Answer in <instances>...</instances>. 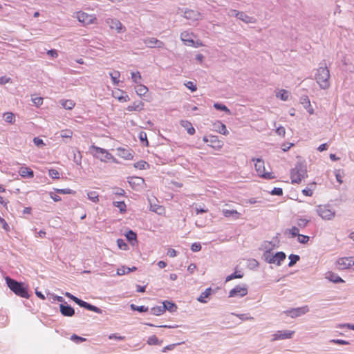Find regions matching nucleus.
Wrapping results in <instances>:
<instances>
[{
    "instance_id": "nucleus-1",
    "label": "nucleus",
    "mask_w": 354,
    "mask_h": 354,
    "mask_svg": "<svg viewBox=\"0 0 354 354\" xmlns=\"http://www.w3.org/2000/svg\"><path fill=\"white\" fill-rule=\"evenodd\" d=\"M330 72L326 66L319 67L315 75V80L319 86L323 89H326L330 86Z\"/></svg>"
},
{
    "instance_id": "nucleus-2",
    "label": "nucleus",
    "mask_w": 354,
    "mask_h": 354,
    "mask_svg": "<svg viewBox=\"0 0 354 354\" xmlns=\"http://www.w3.org/2000/svg\"><path fill=\"white\" fill-rule=\"evenodd\" d=\"M90 149L94 151L93 152V157L99 159L101 162H106L111 160L113 162H118L117 160L106 149L95 145H91Z\"/></svg>"
},
{
    "instance_id": "nucleus-3",
    "label": "nucleus",
    "mask_w": 354,
    "mask_h": 354,
    "mask_svg": "<svg viewBox=\"0 0 354 354\" xmlns=\"http://www.w3.org/2000/svg\"><path fill=\"white\" fill-rule=\"evenodd\" d=\"M306 176V167L301 163L296 165L291 170L290 178L292 183H300Z\"/></svg>"
},
{
    "instance_id": "nucleus-4",
    "label": "nucleus",
    "mask_w": 354,
    "mask_h": 354,
    "mask_svg": "<svg viewBox=\"0 0 354 354\" xmlns=\"http://www.w3.org/2000/svg\"><path fill=\"white\" fill-rule=\"evenodd\" d=\"M254 162V168L257 175L265 179H273L274 175L271 172H266L264 161L261 158H252Z\"/></svg>"
},
{
    "instance_id": "nucleus-5",
    "label": "nucleus",
    "mask_w": 354,
    "mask_h": 354,
    "mask_svg": "<svg viewBox=\"0 0 354 354\" xmlns=\"http://www.w3.org/2000/svg\"><path fill=\"white\" fill-rule=\"evenodd\" d=\"M76 18L84 26L95 24L97 19L94 15H89L84 12H77Z\"/></svg>"
},
{
    "instance_id": "nucleus-6",
    "label": "nucleus",
    "mask_w": 354,
    "mask_h": 354,
    "mask_svg": "<svg viewBox=\"0 0 354 354\" xmlns=\"http://www.w3.org/2000/svg\"><path fill=\"white\" fill-rule=\"evenodd\" d=\"M317 214L323 218L330 220L335 217V212L327 205H319L317 208Z\"/></svg>"
},
{
    "instance_id": "nucleus-7",
    "label": "nucleus",
    "mask_w": 354,
    "mask_h": 354,
    "mask_svg": "<svg viewBox=\"0 0 354 354\" xmlns=\"http://www.w3.org/2000/svg\"><path fill=\"white\" fill-rule=\"evenodd\" d=\"M309 311L308 306H304L299 308H292L284 312V313L292 318H295L301 316Z\"/></svg>"
},
{
    "instance_id": "nucleus-8",
    "label": "nucleus",
    "mask_w": 354,
    "mask_h": 354,
    "mask_svg": "<svg viewBox=\"0 0 354 354\" xmlns=\"http://www.w3.org/2000/svg\"><path fill=\"white\" fill-rule=\"evenodd\" d=\"M66 295L68 297H71L75 303H77L80 306L84 307V308H86L87 310L93 311L97 313H101V310L99 308H97L95 306H93L91 304H89L87 302L82 301L73 295H71L69 293H66Z\"/></svg>"
},
{
    "instance_id": "nucleus-9",
    "label": "nucleus",
    "mask_w": 354,
    "mask_h": 354,
    "mask_svg": "<svg viewBox=\"0 0 354 354\" xmlns=\"http://www.w3.org/2000/svg\"><path fill=\"white\" fill-rule=\"evenodd\" d=\"M106 23L111 29H115L118 33L125 31V28L118 19L109 18L106 20Z\"/></svg>"
},
{
    "instance_id": "nucleus-10",
    "label": "nucleus",
    "mask_w": 354,
    "mask_h": 354,
    "mask_svg": "<svg viewBox=\"0 0 354 354\" xmlns=\"http://www.w3.org/2000/svg\"><path fill=\"white\" fill-rule=\"evenodd\" d=\"M184 17L188 20L194 21L202 19V15L197 10L187 9L184 12Z\"/></svg>"
},
{
    "instance_id": "nucleus-11",
    "label": "nucleus",
    "mask_w": 354,
    "mask_h": 354,
    "mask_svg": "<svg viewBox=\"0 0 354 354\" xmlns=\"http://www.w3.org/2000/svg\"><path fill=\"white\" fill-rule=\"evenodd\" d=\"M351 265H354V261L351 257L340 258L337 261V266L339 270L349 268Z\"/></svg>"
},
{
    "instance_id": "nucleus-12",
    "label": "nucleus",
    "mask_w": 354,
    "mask_h": 354,
    "mask_svg": "<svg viewBox=\"0 0 354 354\" xmlns=\"http://www.w3.org/2000/svg\"><path fill=\"white\" fill-rule=\"evenodd\" d=\"M294 333V330H279L273 335L272 340L290 339Z\"/></svg>"
},
{
    "instance_id": "nucleus-13",
    "label": "nucleus",
    "mask_w": 354,
    "mask_h": 354,
    "mask_svg": "<svg viewBox=\"0 0 354 354\" xmlns=\"http://www.w3.org/2000/svg\"><path fill=\"white\" fill-rule=\"evenodd\" d=\"M194 35L193 32H189L187 31H184L180 34L181 40L187 46H191L194 44Z\"/></svg>"
},
{
    "instance_id": "nucleus-14",
    "label": "nucleus",
    "mask_w": 354,
    "mask_h": 354,
    "mask_svg": "<svg viewBox=\"0 0 354 354\" xmlns=\"http://www.w3.org/2000/svg\"><path fill=\"white\" fill-rule=\"evenodd\" d=\"M144 43L149 48H154V47L162 48L165 45L162 41L157 39L156 38H153V37L147 38V39H145Z\"/></svg>"
},
{
    "instance_id": "nucleus-15",
    "label": "nucleus",
    "mask_w": 354,
    "mask_h": 354,
    "mask_svg": "<svg viewBox=\"0 0 354 354\" xmlns=\"http://www.w3.org/2000/svg\"><path fill=\"white\" fill-rule=\"evenodd\" d=\"M286 259V254L279 252L275 254V255L272 256L269 260L268 262L270 263H276L277 265H280L281 261H283Z\"/></svg>"
},
{
    "instance_id": "nucleus-16",
    "label": "nucleus",
    "mask_w": 354,
    "mask_h": 354,
    "mask_svg": "<svg viewBox=\"0 0 354 354\" xmlns=\"http://www.w3.org/2000/svg\"><path fill=\"white\" fill-rule=\"evenodd\" d=\"M59 308L61 313L64 316L71 317L75 314L74 309L70 306L60 304Z\"/></svg>"
},
{
    "instance_id": "nucleus-17",
    "label": "nucleus",
    "mask_w": 354,
    "mask_h": 354,
    "mask_svg": "<svg viewBox=\"0 0 354 354\" xmlns=\"http://www.w3.org/2000/svg\"><path fill=\"white\" fill-rule=\"evenodd\" d=\"M19 173L21 177L32 178L34 176L33 171L29 167H22L20 168Z\"/></svg>"
},
{
    "instance_id": "nucleus-18",
    "label": "nucleus",
    "mask_w": 354,
    "mask_h": 354,
    "mask_svg": "<svg viewBox=\"0 0 354 354\" xmlns=\"http://www.w3.org/2000/svg\"><path fill=\"white\" fill-rule=\"evenodd\" d=\"M214 127L216 131L221 134L227 135L229 133L226 126L220 121H217L216 122L214 123Z\"/></svg>"
},
{
    "instance_id": "nucleus-19",
    "label": "nucleus",
    "mask_w": 354,
    "mask_h": 354,
    "mask_svg": "<svg viewBox=\"0 0 354 354\" xmlns=\"http://www.w3.org/2000/svg\"><path fill=\"white\" fill-rule=\"evenodd\" d=\"M118 151H119L118 155L126 160H131L133 158V154L130 151V150L119 147L118 149Z\"/></svg>"
},
{
    "instance_id": "nucleus-20",
    "label": "nucleus",
    "mask_w": 354,
    "mask_h": 354,
    "mask_svg": "<svg viewBox=\"0 0 354 354\" xmlns=\"http://www.w3.org/2000/svg\"><path fill=\"white\" fill-rule=\"evenodd\" d=\"M6 281L8 288H24L25 285L24 283L17 282L9 277H6Z\"/></svg>"
},
{
    "instance_id": "nucleus-21",
    "label": "nucleus",
    "mask_w": 354,
    "mask_h": 354,
    "mask_svg": "<svg viewBox=\"0 0 354 354\" xmlns=\"http://www.w3.org/2000/svg\"><path fill=\"white\" fill-rule=\"evenodd\" d=\"M180 124L184 127L189 135H194L195 133V129L192 127L191 122L187 120H181Z\"/></svg>"
},
{
    "instance_id": "nucleus-22",
    "label": "nucleus",
    "mask_w": 354,
    "mask_h": 354,
    "mask_svg": "<svg viewBox=\"0 0 354 354\" xmlns=\"http://www.w3.org/2000/svg\"><path fill=\"white\" fill-rule=\"evenodd\" d=\"M326 278L328 279L329 281L334 282V283H339V282H343L344 281L342 279L341 277H339L336 274L332 272H328L326 273Z\"/></svg>"
},
{
    "instance_id": "nucleus-23",
    "label": "nucleus",
    "mask_w": 354,
    "mask_h": 354,
    "mask_svg": "<svg viewBox=\"0 0 354 354\" xmlns=\"http://www.w3.org/2000/svg\"><path fill=\"white\" fill-rule=\"evenodd\" d=\"M11 290L17 296L24 298H29L30 293L28 289H11Z\"/></svg>"
},
{
    "instance_id": "nucleus-24",
    "label": "nucleus",
    "mask_w": 354,
    "mask_h": 354,
    "mask_svg": "<svg viewBox=\"0 0 354 354\" xmlns=\"http://www.w3.org/2000/svg\"><path fill=\"white\" fill-rule=\"evenodd\" d=\"M129 184L132 186H140L144 183V179L140 177H131L129 180Z\"/></svg>"
},
{
    "instance_id": "nucleus-25",
    "label": "nucleus",
    "mask_w": 354,
    "mask_h": 354,
    "mask_svg": "<svg viewBox=\"0 0 354 354\" xmlns=\"http://www.w3.org/2000/svg\"><path fill=\"white\" fill-rule=\"evenodd\" d=\"M162 306H164L165 311L167 310L169 312H174L177 309L176 305L174 303L169 301H165L162 302Z\"/></svg>"
},
{
    "instance_id": "nucleus-26",
    "label": "nucleus",
    "mask_w": 354,
    "mask_h": 354,
    "mask_svg": "<svg viewBox=\"0 0 354 354\" xmlns=\"http://www.w3.org/2000/svg\"><path fill=\"white\" fill-rule=\"evenodd\" d=\"M150 312L153 315H162V314L165 313L164 306H162V305L154 306L151 308Z\"/></svg>"
},
{
    "instance_id": "nucleus-27",
    "label": "nucleus",
    "mask_w": 354,
    "mask_h": 354,
    "mask_svg": "<svg viewBox=\"0 0 354 354\" xmlns=\"http://www.w3.org/2000/svg\"><path fill=\"white\" fill-rule=\"evenodd\" d=\"M144 104L142 102H140L138 103L134 102L131 105H129L127 107V111H140L143 109Z\"/></svg>"
},
{
    "instance_id": "nucleus-28",
    "label": "nucleus",
    "mask_w": 354,
    "mask_h": 354,
    "mask_svg": "<svg viewBox=\"0 0 354 354\" xmlns=\"http://www.w3.org/2000/svg\"><path fill=\"white\" fill-rule=\"evenodd\" d=\"M247 294V289H232L229 293V297H234L239 295L243 297Z\"/></svg>"
},
{
    "instance_id": "nucleus-29",
    "label": "nucleus",
    "mask_w": 354,
    "mask_h": 354,
    "mask_svg": "<svg viewBox=\"0 0 354 354\" xmlns=\"http://www.w3.org/2000/svg\"><path fill=\"white\" fill-rule=\"evenodd\" d=\"M277 97L280 98L283 101H286L288 100L290 96V93L285 89H281L277 94Z\"/></svg>"
},
{
    "instance_id": "nucleus-30",
    "label": "nucleus",
    "mask_w": 354,
    "mask_h": 354,
    "mask_svg": "<svg viewBox=\"0 0 354 354\" xmlns=\"http://www.w3.org/2000/svg\"><path fill=\"white\" fill-rule=\"evenodd\" d=\"M136 93L140 96L145 95L148 92V88L142 84H139L136 88Z\"/></svg>"
},
{
    "instance_id": "nucleus-31",
    "label": "nucleus",
    "mask_w": 354,
    "mask_h": 354,
    "mask_svg": "<svg viewBox=\"0 0 354 354\" xmlns=\"http://www.w3.org/2000/svg\"><path fill=\"white\" fill-rule=\"evenodd\" d=\"M135 270H136V267H133L132 268H130L128 267L122 266L117 270V274L118 275H123V274L129 273L131 271Z\"/></svg>"
},
{
    "instance_id": "nucleus-32",
    "label": "nucleus",
    "mask_w": 354,
    "mask_h": 354,
    "mask_svg": "<svg viewBox=\"0 0 354 354\" xmlns=\"http://www.w3.org/2000/svg\"><path fill=\"white\" fill-rule=\"evenodd\" d=\"M62 105L64 109L71 110L74 108L75 103L71 100H66L62 102Z\"/></svg>"
},
{
    "instance_id": "nucleus-33",
    "label": "nucleus",
    "mask_w": 354,
    "mask_h": 354,
    "mask_svg": "<svg viewBox=\"0 0 354 354\" xmlns=\"http://www.w3.org/2000/svg\"><path fill=\"white\" fill-rule=\"evenodd\" d=\"M5 121L8 123L13 124L15 122V115L11 112H8L3 114Z\"/></svg>"
},
{
    "instance_id": "nucleus-34",
    "label": "nucleus",
    "mask_w": 354,
    "mask_h": 354,
    "mask_svg": "<svg viewBox=\"0 0 354 354\" xmlns=\"http://www.w3.org/2000/svg\"><path fill=\"white\" fill-rule=\"evenodd\" d=\"M150 209L158 214H162L165 212V208L159 205H151Z\"/></svg>"
},
{
    "instance_id": "nucleus-35",
    "label": "nucleus",
    "mask_w": 354,
    "mask_h": 354,
    "mask_svg": "<svg viewBox=\"0 0 354 354\" xmlns=\"http://www.w3.org/2000/svg\"><path fill=\"white\" fill-rule=\"evenodd\" d=\"M87 196L88 199L94 203H97L99 201V195L95 191L89 192L87 194Z\"/></svg>"
},
{
    "instance_id": "nucleus-36",
    "label": "nucleus",
    "mask_w": 354,
    "mask_h": 354,
    "mask_svg": "<svg viewBox=\"0 0 354 354\" xmlns=\"http://www.w3.org/2000/svg\"><path fill=\"white\" fill-rule=\"evenodd\" d=\"M212 289H205V290L201 294V295L198 298V300L200 302L205 303V299L207 298L211 294Z\"/></svg>"
},
{
    "instance_id": "nucleus-37",
    "label": "nucleus",
    "mask_w": 354,
    "mask_h": 354,
    "mask_svg": "<svg viewBox=\"0 0 354 354\" xmlns=\"http://www.w3.org/2000/svg\"><path fill=\"white\" fill-rule=\"evenodd\" d=\"M223 215L225 217H230L231 216L237 215L236 218H239V213L236 210H229V209H224L223 210Z\"/></svg>"
},
{
    "instance_id": "nucleus-38",
    "label": "nucleus",
    "mask_w": 354,
    "mask_h": 354,
    "mask_svg": "<svg viewBox=\"0 0 354 354\" xmlns=\"http://www.w3.org/2000/svg\"><path fill=\"white\" fill-rule=\"evenodd\" d=\"M113 205L119 208L120 212L124 213L126 212V204L124 201L114 202Z\"/></svg>"
},
{
    "instance_id": "nucleus-39",
    "label": "nucleus",
    "mask_w": 354,
    "mask_h": 354,
    "mask_svg": "<svg viewBox=\"0 0 354 354\" xmlns=\"http://www.w3.org/2000/svg\"><path fill=\"white\" fill-rule=\"evenodd\" d=\"M214 107L217 109V110H221V111H223L227 113H230V109L224 104H218V103H215L214 104Z\"/></svg>"
},
{
    "instance_id": "nucleus-40",
    "label": "nucleus",
    "mask_w": 354,
    "mask_h": 354,
    "mask_svg": "<svg viewBox=\"0 0 354 354\" xmlns=\"http://www.w3.org/2000/svg\"><path fill=\"white\" fill-rule=\"evenodd\" d=\"M130 307L133 310H137L140 313L147 312L148 310V308L144 306H137L135 304H131Z\"/></svg>"
},
{
    "instance_id": "nucleus-41",
    "label": "nucleus",
    "mask_w": 354,
    "mask_h": 354,
    "mask_svg": "<svg viewBox=\"0 0 354 354\" xmlns=\"http://www.w3.org/2000/svg\"><path fill=\"white\" fill-rule=\"evenodd\" d=\"M147 344L149 345H157L159 344V340L156 335H152L148 338Z\"/></svg>"
},
{
    "instance_id": "nucleus-42",
    "label": "nucleus",
    "mask_w": 354,
    "mask_h": 354,
    "mask_svg": "<svg viewBox=\"0 0 354 354\" xmlns=\"http://www.w3.org/2000/svg\"><path fill=\"white\" fill-rule=\"evenodd\" d=\"M149 165L143 160L138 161L134 164V167L136 168H138L139 169H145L146 167H148Z\"/></svg>"
},
{
    "instance_id": "nucleus-43",
    "label": "nucleus",
    "mask_w": 354,
    "mask_h": 354,
    "mask_svg": "<svg viewBox=\"0 0 354 354\" xmlns=\"http://www.w3.org/2000/svg\"><path fill=\"white\" fill-rule=\"evenodd\" d=\"M289 259H290V262H289L288 266H292L293 265H295L297 263V261H298L299 260V257L296 254H290L289 256Z\"/></svg>"
},
{
    "instance_id": "nucleus-44",
    "label": "nucleus",
    "mask_w": 354,
    "mask_h": 354,
    "mask_svg": "<svg viewBox=\"0 0 354 354\" xmlns=\"http://www.w3.org/2000/svg\"><path fill=\"white\" fill-rule=\"evenodd\" d=\"M73 131L69 129H66L61 131V137L63 138H71L73 136Z\"/></svg>"
},
{
    "instance_id": "nucleus-45",
    "label": "nucleus",
    "mask_w": 354,
    "mask_h": 354,
    "mask_svg": "<svg viewBox=\"0 0 354 354\" xmlns=\"http://www.w3.org/2000/svg\"><path fill=\"white\" fill-rule=\"evenodd\" d=\"M243 277V274H241L240 272L238 273L237 272L227 276L226 277V279H225V281H230L232 279H236V278H241Z\"/></svg>"
},
{
    "instance_id": "nucleus-46",
    "label": "nucleus",
    "mask_w": 354,
    "mask_h": 354,
    "mask_svg": "<svg viewBox=\"0 0 354 354\" xmlns=\"http://www.w3.org/2000/svg\"><path fill=\"white\" fill-rule=\"evenodd\" d=\"M131 78L135 83H138L142 77L139 72H133L131 73Z\"/></svg>"
},
{
    "instance_id": "nucleus-47",
    "label": "nucleus",
    "mask_w": 354,
    "mask_h": 354,
    "mask_svg": "<svg viewBox=\"0 0 354 354\" xmlns=\"http://www.w3.org/2000/svg\"><path fill=\"white\" fill-rule=\"evenodd\" d=\"M118 246L120 249L126 250L128 248L127 244L123 239H119L117 241Z\"/></svg>"
},
{
    "instance_id": "nucleus-48",
    "label": "nucleus",
    "mask_w": 354,
    "mask_h": 354,
    "mask_svg": "<svg viewBox=\"0 0 354 354\" xmlns=\"http://www.w3.org/2000/svg\"><path fill=\"white\" fill-rule=\"evenodd\" d=\"M126 237L129 241H136V234L132 230H129L127 233Z\"/></svg>"
},
{
    "instance_id": "nucleus-49",
    "label": "nucleus",
    "mask_w": 354,
    "mask_h": 354,
    "mask_svg": "<svg viewBox=\"0 0 354 354\" xmlns=\"http://www.w3.org/2000/svg\"><path fill=\"white\" fill-rule=\"evenodd\" d=\"M115 75L113 73H110V76L113 80V82L115 85H118L119 83L118 77H120V73L118 71L115 72Z\"/></svg>"
},
{
    "instance_id": "nucleus-50",
    "label": "nucleus",
    "mask_w": 354,
    "mask_h": 354,
    "mask_svg": "<svg viewBox=\"0 0 354 354\" xmlns=\"http://www.w3.org/2000/svg\"><path fill=\"white\" fill-rule=\"evenodd\" d=\"M56 192L62 194H74L75 192L70 189H56Z\"/></svg>"
},
{
    "instance_id": "nucleus-51",
    "label": "nucleus",
    "mask_w": 354,
    "mask_h": 354,
    "mask_svg": "<svg viewBox=\"0 0 354 354\" xmlns=\"http://www.w3.org/2000/svg\"><path fill=\"white\" fill-rule=\"evenodd\" d=\"M32 101L37 107L40 106L43 104V98L41 97H33Z\"/></svg>"
},
{
    "instance_id": "nucleus-52",
    "label": "nucleus",
    "mask_w": 354,
    "mask_h": 354,
    "mask_svg": "<svg viewBox=\"0 0 354 354\" xmlns=\"http://www.w3.org/2000/svg\"><path fill=\"white\" fill-rule=\"evenodd\" d=\"M48 174L52 178L58 179L59 178V172L56 169H50Z\"/></svg>"
},
{
    "instance_id": "nucleus-53",
    "label": "nucleus",
    "mask_w": 354,
    "mask_h": 354,
    "mask_svg": "<svg viewBox=\"0 0 354 354\" xmlns=\"http://www.w3.org/2000/svg\"><path fill=\"white\" fill-rule=\"evenodd\" d=\"M309 241V237L306 235H298V241L301 243H306Z\"/></svg>"
},
{
    "instance_id": "nucleus-54",
    "label": "nucleus",
    "mask_w": 354,
    "mask_h": 354,
    "mask_svg": "<svg viewBox=\"0 0 354 354\" xmlns=\"http://www.w3.org/2000/svg\"><path fill=\"white\" fill-rule=\"evenodd\" d=\"M330 342L334 343V344H340V345H348V344H349V342L348 341H346V340H344V339H332Z\"/></svg>"
},
{
    "instance_id": "nucleus-55",
    "label": "nucleus",
    "mask_w": 354,
    "mask_h": 354,
    "mask_svg": "<svg viewBox=\"0 0 354 354\" xmlns=\"http://www.w3.org/2000/svg\"><path fill=\"white\" fill-rule=\"evenodd\" d=\"M185 86L190 89L192 91H196L197 89L196 86L191 81L187 82Z\"/></svg>"
},
{
    "instance_id": "nucleus-56",
    "label": "nucleus",
    "mask_w": 354,
    "mask_h": 354,
    "mask_svg": "<svg viewBox=\"0 0 354 354\" xmlns=\"http://www.w3.org/2000/svg\"><path fill=\"white\" fill-rule=\"evenodd\" d=\"M191 249L193 252H198L201 250V245L199 243H194L192 245Z\"/></svg>"
},
{
    "instance_id": "nucleus-57",
    "label": "nucleus",
    "mask_w": 354,
    "mask_h": 354,
    "mask_svg": "<svg viewBox=\"0 0 354 354\" xmlns=\"http://www.w3.org/2000/svg\"><path fill=\"white\" fill-rule=\"evenodd\" d=\"M308 223V220H306V219H304V218H299V219L297 221V225H298V226H299L300 227H306Z\"/></svg>"
},
{
    "instance_id": "nucleus-58",
    "label": "nucleus",
    "mask_w": 354,
    "mask_h": 354,
    "mask_svg": "<svg viewBox=\"0 0 354 354\" xmlns=\"http://www.w3.org/2000/svg\"><path fill=\"white\" fill-rule=\"evenodd\" d=\"M299 229L297 227H292L291 229L289 230V232L293 237L298 236L299 234Z\"/></svg>"
},
{
    "instance_id": "nucleus-59",
    "label": "nucleus",
    "mask_w": 354,
    "mask_h": 354,
    "mask_svg": "<svg viewBox=\"0 0 354 354\" xmlns=\"http://www.w3.org/2000/svg\"><path fill=\"white\" fill-rule=\"evenodd\" d=\"M109 339H118V340H124L125 337L118 335L117 334H111L109 336Z\"/></svg>"
},
{
    "instance_id": "nucleus-60",
    "label": "nucleus",
    "mask_w": 354,
    "mask_h": 354,
    "mask_svg": "<svg viewBox=\"0 0 354 354\" xmlns=\"http://www.w3.org/2000/svg\"><path fill=\"white\" fill-rule=\"evenodd\" d=\"M139 138L141 141H145L146 145H148V140L147 139V133L144 131H141L139 135Z\"/></svg>"
},
{
    "instance_id": "nucleus-61",
    "label": "nucleus",
    "mask_w": 354,
    "mask_h": 354,
    "mask_svg": "<svg viewBox=\"0 0 354 354\" xmlns=\"http://www.w3.org/2000/svg\"><path fill=\"white\" fill-rule=\"evenodd\" d=\"M276 133L279 135V136H285V133H286V130H285V128L283 127H279L276 130Z\"/></svg>"
},
{
    "instance_id": "nucleus-62",
    "label": "nucleus",
    "mask_w": 354,
    "mask_h": 354,
    "mask_svg": "<svg viewBox=\"0 0 354 354\" xmlns=\"http://www.w3.org/2000/svg\"><path fill=\"white\" fill-rule=\"evenodd\" d=\"M271 194L273 195H277L281 196L283 194V190L281 188H274Z\"/></svg>"
},
{
    "instance_id": "nucleus-63",
    "label": "nucleus",
    "mask_w": 354,
    "mask_h": 354,
    "mask_svg": "<svg viewBox=\"0 0 354 354\" xmlns=\"http://www.w3.org/2000/svg\"><path fill=\"white\" fill-rule=\"evenodd\" d=\"M176 251L174 249L170 248L168 250L167 254L169 257H174L176 256Z\"/></svg>"
},
{
    "instance_id": "nucleus-64",
    "label": "nucleus",
    "mask_w": 354,
    "mask_h": 354,
    "mask_svg": "<svg viewBox=\"0 0 354 354\" xmlns=\"http://www.w3.org/2000/svg\"><path fill=\"white\" fill-rule=\"evenodd\" d=\"M337 327L340 328H344V327H347L348 328H350V329L354 330V324H339L337 326Z\"/></svg>"
}]
</instances>
